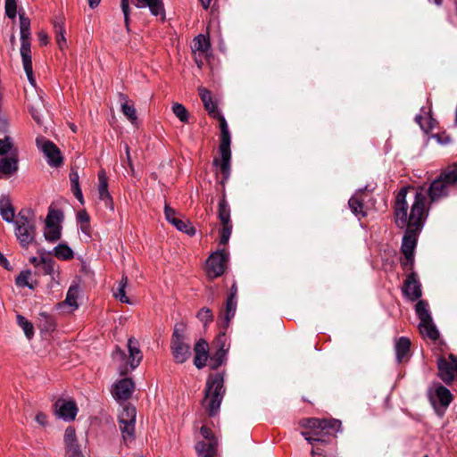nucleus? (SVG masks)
<instances>
[{
    "label": "nucleus",
    "mask_w": 457,
    "mask_h": 457,
    "mask_svg": "<svg viewBox=\"0 0 457 457\" xmlns=\"http://www.w3.org/2000/svg\"><path fill=\"white\" fill-rule=\"evenodd\" d=\"M424 189L420 187L415 195V201L411 208L409 226L406 227L403 243L401 246V253L403 254L404 259L401 261L403 269L412 270L414 264V251L418 243V237L423 228L424 222L428 216V210L426 209L427 196L421 191Z\"/></svg>",
    "instance_id": "obj_1"
},
{
    "label": "nucleus",
    "mask_w": 457,
    "mask_h": 457,
    "mask_svg": "<svg viewBox=\"0 0 457 457\" xmlns=\"http://www.w3.org/2000/svg\"><path fill=\"white\" fill-rule=\"evenodd\" d=\"M224 393V374H210L206 382L204 398L202 402V403L204 404L207 399L211 398L207 405L209 416H214L217 413L218 410L220 409Z\"/></svg>",
    "instance_id": "obj_2"
},
{
    "label": "nucleus",
    "mask_w": 457,
    "mask_h": 457,
    "mask_svg": "<svg viewBox=\"0 0 457 457\" xmlns=\"http://www.w3.org/2000/svg\"><path fill=\"white\" fill-rule=\"evenodd\" d=\"M428 398L436 412L442 416L453 400L451 392L440 383H434L428 389Z\"/></svg>",
    "instance_id": "obj_3"
},
{
    "label": "nucleus",
    "mask_w": 457,
    "mask_h": 457,
    "mask_svg": "<svg viewBox=\"0 0 457 457\" xmlns=\"http://www.w3.org/2000/svg\"><path fill=\"white\" fill-rule=\"evenodd\" d=\"M409 187H403L397 193L394 205L395 222L399 228L409 226L408 204L406 195Z\"/></svg>",
    "instance_id": "obj_4"
},
{
    "label": "nucleus",
    "mask_w": 457,
    "mask_h": 457,
    "mask_svg": "<svg viewBox=\"0 0 457 457\" xmlns=\"http://www.w3.org/2000/svg\"><path fill=\"white\" fill-rule=\"evenodd\" d=\"M185 336L179 333L178 328L173 330L170 341L172 356L176 363H184L191 356L190 345L184 342Z\"/></svg>",
    "instance_id": "obj_5"
},
{
    "label": "nucleus",
    "mask_w": 457,
    "mask_h": 457,
    "mask_svg": "<svg viewBox=\"0 0 457 457\" xmlns=\"http://www.w3.org/2000/svg\"><path fill=\"white\" fill-rule=\"evenodd\" d=\"M228 262V253L225 249L212 253L206 261L208 277L214 278L222 275Z\"/></svg>",
    "instance_id": "obj_6"
},
{
    "label": "nucleus",
    "mask_w": 457,
    "mask_h": 457,
    "mask_svg": "<svg viewBox=\"0 0 457 457\" xmlns=\"http://www.w3.org/2000/svg\"><path fill=\"white\" fill-rule=\"evenodd\" d=\"M37 146L42 150L48 163L53 167H60L63 163V157L59 147L50 140L44 137H38L36 139Z\"/></svg>",
    "instance_id": "obj_7"
},
{
    "label": "nucleus",
    "mask_w": 457,
    "mask_h": 457,
    "mask_svg": "<svg viewBox=\"0 0 457 457\" xmlns=\"http://www.w3.org/2000/svg\"><path fill=\"white\" fill-rule=\"evenodd\" d=\"M438 376L446 384L451 385L457 373V356L451 353L449 361L444 357L437 360Z\"/></svg>",
    "instance_id": "obj_8"
},
{
    "label": "nucleus",
    "mask_w": 457,
    "mask_h": 457,
    "mask_svg": "<svg viewBox=\"0 0 457 457\" xmlns=\"http://www.w3.org/2000/svg\"><path fill=\"white\" fill-rule=\"evenodd\" d=\"M54 413L67 421L74 420L79 411L77 403L74 400H66L59 398L53 405Z\"/></svg>",
    "instance_id": "obj_9"
},
{
    "label": "nucleus",
    "mask_w": 457,
    "mask_h": 457,
    "mask_svg": "<svg viewBox=\"0 0 457 457\" xmlns=\"http://www.w3.org/2000/svg\"><path fill=\"white\" fill-rule=\"evenodd\" d=\"M135 387V382L131 378H123L112 386V394L118 402H124L131 397Z\"/></svg>",
    "instance_id": "obj_10"
},
{
    "label": "nucleus",
    "mask_w": 457,
    "mask_h": 457,
    "mask_svg": "<svg viewBox=\"0 0 457 457\" xmlns=\"http://www.w3.org/2000/svg\"><path fill=\"white\" fill-rule=\"evenodd\" d=\"M0 159V179L4 177L10 178L14 175L18 170V150L14 148L10 156L2 155Z\"/></svg>",
    "instance_id": "obj_11"
},
{
    "label": "nucleus",
    "mask_w": 457,
    "mask_h": 457,
    "mask_svg": "<svg viewBox=\"0 0 457 457\" xmlns=\"http://www.w3.org/2000/svg\"><path fill=\"white\" fill-rule=\"evenodd\" d=\"M403 292L411 301H416L420 298V284L417 278V274L415 272L412 271L407 276V278L403 283Z\"/></svg>",
    "instance_id": "obj_12"
},
{
    "label": "nucleus",
    "mask_w": 457,
    "mask_h": 457,
    "mask_svg": "<svg viewBox=\"0 0 457 457\" xmlns=\"http://www.w3.org/2000/svg\"><path fill=\"white\" fill-rule=\"evenodd\" d=\"M194 364L197 369H203L206 366V361L211 355L209 351V344L205 339H199L194 345Z\"/></svg>",
    "instance_id": "obj_13"
},
{
    "label": "nucleus",
    "mask_w": 457,
    "mask_h": 457,
    "mask_svg": "<svg viewBox=\"0 0 457 457\" xmlns=\"http://www.w3.org/2000/svg\"><path fill=\"white\" fill-rule=\"evenodd\" d=\"M16 237L20 241V245L23 248H28L29 245L35 242L36 237V224L30 223L28 226H20L16 228Z\"/></svg>",
    "instance_id": "obj_14"
},
{
    "label": "nucleus",
    "mask_w": 457,
    "mask_h": 457,
    "mask_svg": "<svg viewBox=\"0 0 457 457\" xmlns=\"http://www.w3.org/2000/svg\"><path fill=\"white\" fill-rule=\"evenodd\" d=\"M448 187L449 186L440 177L433 180L427 192L430 201L436 202L439 198L446 196Z\"/></svg>",
    "instance_id": "obj_15"
},
{
    "label": "nucleus",
    "mask_w": 457,
    "mask_h": 457,
    "mask_svg": "<svg viewBox=\"0 0 457 457\" xmlns=\"http://www.w3.org/2000/svg\"><path fill=\"white\" fill-rule=\"evenodd\" d=\"M237 310V301L235 299L227 298L224 309L221 310L220 316L222 318L220 327L222 329H227L229 322L235 316Z\"/></svg>",
    "instance_id": "obj_16"
},
{
    "label": "nucleus",
    "mask_w": 457,
    "mask_h": 457,
    "mask_svg": "<svg viewBox=\"0 0 457 457\" xmlns=\"http://www.w3.org/2000/svg\"><path fill=\"white\" fill-rule=\"evenodd\" d=\"M50 218L46 217L45 220L46 231L44 233L45 238L51 242L54 243L61 238L62 236V225L50 223Z\"/></svg>",
    "instance_id": "obj_17"
},
{
    "label": "nucleus",
    "mask_w": 457,
    "mask_h": 457,
    "mask_svg": "<svg viewBox=\"0 0 457 457\" xmlns=\"http://www.w3.org/2000/svg\"><path fill=\"white\" fill-rule=\"evenodd\" d=\"M202 436L209 441L208 443V453L204 457H213L216 455L218 440L215 435L212 433L211 428L206 426H202L200 428Z\"/></svg>",
    "instance_id": "obj_18"
},
{
    "label": "nucleus",
    "mask_w": 457,
    "mask_h": 457,
    "mask_svg": "<svg viewBox=\"0 0 457 457\" xmlns=\"http://www.w3.org/2000/svg\"><path fill=\"white\" fill-rule=\"evenodd\" d=\"M0 213L7 222L13 221L15 211L8 195H2L0 197Z\"/></svg>",
    "instance_id": "obj_19"
},
{
    "label": "nucleus",
    "mask_w": 457,
    "mask_h": 457,
    "mask_svg": "<svg viewBox=\"0 0 457 457\" xmlns=\"http://www.w3.org/2000/svg\"><path fill=\"white\" fill-rule=\"evenodd\" d=\"M37 254L40 257V263L43 266L44 272L47 275L53 274L55 264V261L51 257L53 253L47 252L45 249H38Z\"/></svg>",
    "instance_id": "obj_20"
},
{
    "label": "nucleus",
    "mask_w": 457,
    "mask_h": 457,
    "mask_svg": "<svg viewBox=\"0 0 457 457\" xmlns=\"http://www.w3.org/2000/svg\"><path fill=\"white\" fill-rule=\"evenodd\" d=\"M230 159L231 155L221 156V159L215 157L213 159V165L219 166L222 174V180L220 184L224 186L225 181L228 179L230 173Z\"/></svg>",
    "instance_id": "obj_21"
},
{
    "label": "nucleus",
    "mask_w": 457,
    "mask_h": 457,
    "mask_svg": "<svg viewBox=\"0 0 457 457\" xmlns=\"http://www.w3.org/2000/svg\"><path fill=\"white\" fill-rule=\"evenodd\" d=\"M411 340L407 337H400L395 343L396 357L399 362H403L408 356L411 349Z\"/></svg>",
    "instance_id": "obj_22"
},
{
    "label": "nucleus",
    "mask_w": 457,
    "mask_h": 457,
    "mask_svg": "<svg viewBox=\"0 0 457 457\" xmlns=\"http://www.w3.org/2000/svg\"><path fill=\"white\" fill-rule=\"evenodd\" d=\"M199 95L204 104V109L208 112L209 115L217 112V104L212 101V93L204 87H199Z\"/></svg>",
    "instance_id": "obj_23"
},
{
    "label": "nucleus",
    "mask_w": 457,
    "mask_h": 457,
    "mask_svg": "<svg viewBox=\"0 0 457 457\" xmlns=\"http://www.w3.org/2000/svg\"><path fill=\"white\" fill-rule=\"evenodd\" d=\"M136 5L137 7L148 6L151 12L157 16L164 13L163 4L162 0H137Z\"/></svg>",
    "instance_id": "obj_24"
},
{
    "label": "nucleus",
    "mask_w": 457,
    "mask_h": 457,
    "mask_svg": "<svg viewBox=\"0 0 457 457\" xmlns=\"http://www.w3.org/2000/svg\"><path fill=\"white\" fill-rule=\"evenodd\" d=\"M228 350L216 349V351L210 355V368L212 370H217L220 366L224 364L227 361Z\"/></svg>",
    "instance_id": "obj_25"
},
{
    "label": "nucleus",
    "mask_w": 457,
    "mask_h": 457,
    "mask_svg": "<svg viewBox=\"0 0 457 457\" xmlns=\"http://www.w3.org/2000/svg\"><path fill=\"white\" fill-rule=\"evenodd\" d=\"M303 427L309 428L312 429V435L310 433H307V436H314V437H320L322 436L321 431V420L316 419V418H310L307 420H303Z\"/></svg>",
    "instance_id": "obj_26"
},
{
    "label": "nucleus",
    "mask_w": 457,
    "mask_h": 457,
    "mask_svg": "<svg viewBox=\"0 0 457 457\" xmlns=\"http://www.w3.org/2000/svg\"><path fill=\"white\" fill-rule=\"evenodd\" d=\"M449 187L457 185V164L453 163L442 170L439 176Z\"/></svg>",
    "instance_id": "obj_27"
},
{
    "label": "nucleus",
    "mask_w": 457,
    "mask_h": 457,
    "mask_svg": "<svg viewBox=\"0 0 457 457\" xmlns=\"http://www.w3.org/2000/svg\"><path fill=\"white\" fill-rule=\"evenodd\" d=\"M52 253L54 254L56 258L63 261L71 260L74 257L73 251L65 243H62L56 247H54Z\"/></svg>",
    "instance_id": "obj_28"
},
{
    "label": "nucleus",
    "mask_w": 457,
    "mask_h": 457,
    "mask_svg": "<svg viewBox=\"0 0 457 457\" xmlns=\"http://www.w3.org/2000/svg\"><path fill=\"white\" fill-rule=\"evenodd\" d=\"M419 328L422 335H426L433 341H436L439 337V332L432 319L431 322H420Z\"/></svg>",
    "instance_id": "obj_29"
},
{
    "label": "nucleus",
    "mask_w": 457,
    "mask_h": 457,
    "mask_svg": "<svg viewBox=\"0 0 457 457\" xmlns=\"http://www.w3.org/2000/svg\"><path fill=\"white\" fill-rule=\"evenodd\" d=\"M78 295H79V286L77 284L71 286V287L69 288V291L67 293L65 301L62 303H59L58 307H62L65 304H68V305L72 306L77 309L79 307V304L76 301L78 298Z\"/></svg>",
    "instance_id": "obj_30"
},
{
    "label": "nucleus",
    "mask_w": 457,
    "mask_h": 457,
    "mask_svg": "<svg viewBox=\"0 0 457 457\" xmlns=\"http://www.w3.org/2000/svg\"><path fill=\"white\" fill-rule=\"evenodd\" d=\"M415 307L420 322H431L432 317L428 310V303L426 301L419 300Z\"/></svg>",
    "instance_id": "obj_31"
},
{
    "label": "nucleus",
    "mask_w": 457,
    "mask_h": 457,
    "mask_svg": "<svg viewBox=\"0 0 457 457\" xmlns=\"http://www.w3.org/2000/svg\"><path fill=\"white\" fill-rule=\"evenodd\" d=\"M21 55L22 58L23 64L32 63L31 55H30V37H21Z\"/></svg>",
    "instance_id": "obj_32"
},
{
    "label": "nucleus",
    "mask_w": 457,
    "mask_h": 457,
    "mask_svg": "<svg viewBox=\"0 0 457 457\" xmlns=\"http://www.w3.org/2000/svg\"><path fill=\"white\" fill-rule=\"evenodd\" d=\"M21 37H30V20L22 10L19 11Z\"/></svg>",
    "instance_id": "obj_33"
},
{
    "label": "nucleus",
    "mask_w": 457,
    "mask_h": 457,
    "mask_svg": "<svg viewBox=\"0 0 457 457\" xmlns=\"http://www.w3.org/2000/svg\"><path fill=\"white\" fill-rule=\"evenodd\" d=\"M302 435L305 437V439L312 445V455L316 457V455H321L322 450L319 447V444L324 445L326 440L321 437H314V436H307L306 432H302Z\"/></svg>",
    "instance_id": "obj_34"
},
{
    "label": "nucleus",
    "mask_w": 457,
    "mask_h": 457,
    "mask_svg": "<svg viewBox=\"0 0 457 457\" xmlns=\"http://www.w3.org/2000/svg\"><path fill=\"white\" fill-rule=\"evenodd\" d=\"M137 410L136 407L130 403L127 404L123 408V411L120 417V422H131L136 421Z\"/></svg>",
    "instance_id": "obj_35"
},
{
    "label": "nucleus",
    "mask_w": 457,
    "mask_h": 457,
    "mask_svg": "<svg viewBox=\"0 0 457 457\" xmlns=\"http://www.w3.org/2000/svg\"><path fill=\"white\" fill-rule=\"evenodd\" d=\"M130 101H126L121 104V112L134 125L137 124V116L133 104Z\"/></svg>",
    "instance_id": "obj_36"
},
{
    "label": "nucleus",
    "mask_w": 457,
    "mask_h": 457,
    "mask_svg": "<svg viewBox=\"0 0 457 457\" xmlns=\"http://www.w3.org/2000/svg\"><path fill=\"white\" fill-rule=\"evenodd\" d=\"M230 143V133H220V143L219 146V151L221 156L231 155Z\"/></svg>",
    "instance_id": "obj_37"
},
{
    "label": "nucleus",
    "mask_w": 457,
    "mask_h": 457,
    "mask_svg": "<svg viewBox=\"0 0 457 457\" xmlns=\"http://www.w3.org/2000/svg\"><path fill=\"white\" fill-rule=\"evenodd\" d=\"M99 198L103 201H106V204L110 206L112 210H113V202L112 197L108 191V181H101L99 182Z\"/></svg>",
    "instance_id": "obj_38"
},
{
    "label": "nucleus",
    "mask_w": 457,
    "mask_h": 457,
    "mask_svg": "<svg viewBox=\"0 0 457 457\" xmlns=\"http://www.w3.org/2000/svg\"><path fill=\"white\" fill-rule=\"evenodd\" d=\"M211 47V44L209 39L203 34L198 35L194 39V46L193 48L195 51H199L201 53H206Z\"/></svg>",
    "instance_id": "obj_39"
},
{
    "label": "nucleus",
    "mask_w": 457,
    "mask_h": 457,
    "mask_svg": "<svg viewBox=\"0 0 457 457\" xmlns=\"http://www.w3.org/2000/svg\"><path fill=\"white\" fill-rule=\"evenodd\" d=\"M357 195L358 194H356L355 195H353L350 198L348 204H349L350 209L355 215L361 214V216L364 217L366 215V212L362 210V208H363L362 199L358 197Z\"/></svg>",
    "instance_id": "obj_40"
},
{
    "label": "nucleus",
    "mask_w": 457,
    "mask_h": 457,
    "mask_svg": "<svg viewBox=\"0 0 457 457\" xmlns=\"http://www.w3.org/2000/svg\"><path fill=\"white\" fill-rule=\"evenodd\" d=\"M17 322L19 326H21L28 339H31L34 336V327L33 324L29 321L25 317L22 315L18 314L17 315Z\"/></svg>",
    "instance_id": "obj_41"
},
{
    "label": "nucleus",
    "mask_w": 457,
    "mask_h": 457,
    "mask_svg": "<svg viewBox=\"0 0 457 457\" xmlns=\"http://www.w3.org/2000/svg\"><path fill=\"white\" fill-rule=\"evenodd\" d=\"M196 318L204 323V326L206 327L208 323L213 321V313L212 311L207 307H203L196 314Z\"/></svg>",
    "instance_id": "obj_42"
},
{
    "label": "nucleus",
    "mask_w": 457,
    "mask_h": 457,
    "mask_svg": "<svg viewBox=\"0 0 457 457\" xmlns=\"http://www.w3.org/2000/svg\"><path fill=\"white\" fill-rule=\"evenodd\" d=\"M170 223L174 225L179 231L185 232L189 236H194L195 234V228L194 227H188L187 224L178 218H172Z\"/></svg>",
    "instance_id": "obj_43"
},
{
    "label": "nucleus",
    "mask_w": 457,
    "mask_h": 457,
    "mask_svg": "<svg viewBox=\"0 0 457 457\" xmlns=\"http://www.w3.org/2000/svg\"><path fill=\"white\" fill-rule=\"evenodd\" d=\"M120 431L123 436V439L126 441L128 438L134 439L135 436V423L131 422H120Z\"/></svg>",
    "instance_id": "obj_44"
},
{
    "label": "nucleus",
    "mask_w": 457,
    "mask_h": 457,
    "mask_svg": "<svg viewBox=\"0 0 457 457\" xmlns=\"http://www.w3.org/2000/svg\"><path fill=\"white\" fill-rule=\"evenodd\" d=\"M321 431L323 432L324 430H326L327 432L325 434H328L330 429L337 431L341 427V421L335 419H323L321 420Z\"/></svg>",
    "instance_id": "obj_45"
},
{
    "label": "nucleus",
    "mask_w": 457,
    "mask_h": 457,
    "mask_svg": "<svg viewBox=\"0 0 457 457\" xmlns=\"http://www.w3.org/2000/svg\"><path fill=\"white\" fill-rule=\"evenodd\" d=\"M173 113L181 120L182 122H188L189 112L181 104H175L172 106Z\"/></svg>",
    "instance_id": "obj_46"
},
{
    "label": "nucleus",
    "mask_w": 457,
    "mask_h": 457,
    "mask_svg": "<svg viewBox=\"0 0 457 457\" xmlns=\"http://www.w3.org/2000/svg\"><path fill=\"white\" fill-rule=\"evenodd\" d=\"M14 152V146L12 138L9 136L0 139V155H7L9 153Z\"/></svg>",
    "instance_id": "obj_47"
},
{
    "label": "nucleus",
    "mask_w": 457,
    "mask_h": 457,
    "mask_svg": "<svg viewBox=\"0 0 457 457\" xmlns=\"http://www.w3.org/2000/svg\"><path fill=\"white\" fill-rule=\"evenodd\" d=\"M66 454L67 457H84L81 453L80 447L78 441L66 445Z\"/></svg>",
    "instance_id": "obj_48"
},
{
    "label": "nucleus",
    "mask_w": 457,
    "mask_h": 457,
    "mask_svg": "<svg viewBox=\"0 0 457 457\" xmlns=\"http://www.w3.org/2000/svg\"><path fill=\"white\" fill-rule=\"evenodd\" d=\"M5 14L8 18L13 20L17 15L16 0H5Z\"/></svg>",
    "instance_id": "obj_49"
},
{
    "label": "nucleus",
    "mask_w": 457,
    "mask_h": 457,
    "mask_svg": "<svg viewBox=\"0 0 457 457\" xmlns=\"http://www.w3.org/2000/svg\"><path fill=\"white\" fill-rule=\"evenodd\" d=\"M16 228H19L20 226H28L30 225V223H35V220L29 217L28 215H24V210H21L18 213V219L14 221Z\"/></svg>",
    "instance_id": "obj_50"
},
{
    "label": "nucleus",
    "mask_w": 457,
    "mask_h": 457,
    "mask_svg": "<svg viewBox=\"0 0 457 457\" xmlns=\"http://www.w3.org/2000/svg\"><path fill=\"white\" fill-rule=\"evenodd\" d=\"M47 217H51L50 223L61 224L63 219V213L60 210L50 208Z\"/></svg>",
    "instance_id": "obj_51"
},
{
    "label": "nucleus",
    "mask_w": 457,
    "mask_h": 457,
    "mask_svg": "<svg viewBox=\"0 0 457 457\" xmlns=\"http://www.w3.org/2000/svg\"><path fill=\"white\" fill-rule=\"evenodd\" d=\"M31 275L29 270H22L20 275L16 278L15 283L19 287H26L29 285V277Z\"/></svg>",
    "instance_id": "obj_52"
},
{
    "label": "nucleus",
    "mask_w": 457,
    "mask_h": 457,
    "mask_svg": "<svg viewBox=\"0 0 457 457\" xmlns=\"http://www.w3.org/2000/svg\"><path fill=\"white\" fill-rule=\"evenodd\" d=\"M76 441H78V439H77L75 428L73 427H71V426H69L66 428L65 434H64V443H65V445H69V444H71V443H74Z\"/></svg>",
    "instance_id": "obj_53"
},
{
    "label": "nucleus",
    "mask_w": 457,
    "mask_h": 457,
    "mask_svg": "<svg viewBox=\"0 0 457 457\" xmlns=\"http://www.w3.org/2000/svg\"><path fill=\"white\" fill-rule=\"evenodd\" d=\"M219 219L222 227L232 226L229 210H219Z\"/></svg>",
    "instance_id": "obj_54"
},
{
    "label": "nucleus",
    "mask_w": 457,
    "mask_h": 457,
    "mask_svg": "<svg viewBox=\"0 0 457 457\" xmlns=\"http://www.w3.org/2000/svg\"><path fill=\"white\" fill-rule=\"evenodd\" d=\"M232 226L222 227L220 230V245H227L231 235Z\"/></svg>",
    "instance_id": "obj_55"
},
{
    "label": "nucleus",
    "mask_w": 457,
    "mask_h": 457,
    "mask_svg": "<svg viewBox=\"0 0 457 457\" xmlns=\"http://www.w3.org/2000/svg\"><path fill=\"white\" fill-rule=\"evenodd\" d=\"M226 329H223V331H221L217 337L216 338L214 339V341L212 342V345L213 347H216L217 349H222V350H226L225 349V336H226V332H225Z\"/></svg>",
    "instance_id": "obj_56"
},
{
    "label": "nucleus",
    "mask_w": 457,
    "mask_h": 457,
    "mask_svg": "<svg viewBox=\"0 0 457 457\" xmlns=\"http://www.w3.org/2000/svg\"><path fill=\"white\" fill-rule=\"evenodd\" d=\"M212 117L219 120L220 133H225V131H226V133L229 132L227 121L222 114H220L219 112H217L214 114H212Z\"/></svg>",
    "instance_id": "obj_57"
},
{
    "label": "nucleus",
    "mask_w": 457,
    "mask_h": 457,
    "mask_svg": "<svg viewBox=\"0 0 457 457\" xmlns=\"http://www.w3.org/2000/svg\"><path fill=\"white\" fill-rule=\"evenodd\" d=\"M121 9L124 13V19H125V25L127 28V30L129 31V0H121Z\"/></svg>",
    "instance_id": "obj_58"
},
{
    "label": "nucleus",
    "mask_w": 457,
    "mask_h": 457,
    "mask_svg": "<svg viewBox=\"0 0 457 457\" xmlns=\"http://www.w3.org/2000/svg\"><path fill=\"white\" fill-rule=\"evenodd\" d=\"M195 451L198 455L204 457L208 453V444L204 441L197 442L195 445Z\"/></svg>",
    "instance_id": "obj_59"
},
{
    "label": "nucleus",
    "mask_w": 457,
    "mask_h": 457,
    "mask_svg": "<svg viewBox=\"0 0 457 457\" xmlns=\"http://www.w3.org/2000/svg\"><path fill=\"white\" fill-rule=\"evenodd\" d=\"M115 298H119L121 303H131L129 298L126 295V291L123 288H119L117 293L113 294Z\"/></svg>",
    "instance_id": "obj_60"
},
{
    "label": "nucleus",
    "mask_w": 457,
    "mask_h": 457,
    "mask_svg": "<svg viewBox=\"0 0 457 457\" xmlns=\"http://www.w3.org/2000/svg\"><path fill=\"white\" fill-rule=\"evenodd\" d=\"M23 67H24V70L26 71V74L28 76V79H29L30 84L32 86L36 87V80L33 76L32 63L23 64Z\"/></svg>",
    "instance_id": "obj_61"
},
{
    "label": "nucleus",
    "mask_w": 457,
    "mask_h": 457,
    "mask_svg": "<svg viewBox=\"0 0 457 457\" xmlns=\"http://www.w3.org/2000/svg\"><path fill=\"white\" fill-rule=\"evenodd\" d=\"M70 179H71V183L72 192L77 190L78 188H80L79 183V174L77 171H72L70 174Z\"/></svg>",
    "instance_id": "obj_62"
},
{
    "label": "nucleus",
    "mask_w": 457,
    "mask_h": 457,
    "mask_svg": "<svg viewBox=\"0 0 457 457\" xmlns=\"http://www.w3.org/2000/svg\"><path fill=\"white\" fill-rule=\"evenodd\" d=\"M63 31L64 30L62 27H60L59 31H56V40L61 50L63 49V46L66 44V38L64 37Z\"/></svg>",
    "instance_id": "obj_63"
},
{
    "label": "nucleus",
    "mask_w": 457,
    "mask_h": 457,
    "mask_svg": "<svg viewBox=\"0 0 457 457\" xmlns=\"http://www.w3.org/2000/svg\"><path fill=\"white\" fill-rule=\"evenodd\" d=\"M78 221L80 223H89L90 217L86 210H81L77 214Z\"/></svg>",
    "instance_id": "obj_64"
}]
</instances>
